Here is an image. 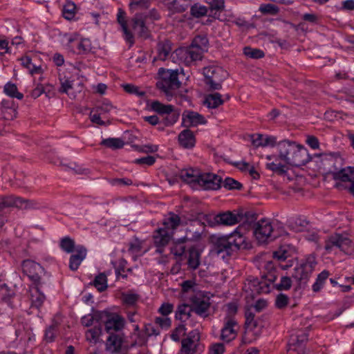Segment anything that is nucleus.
<instances>
[{"label": "nucleus", "instance_id": "c85d7f7f", "mask_svg": "<svg viewBox=\"0 0 354 354\" xmlns=\"http://www.w3.org/2000/svg\"><path fill=\"white\" fill-rule=\"evenodd\" d=\"M238 215L240 216L239 223H241V225L239 226H244V231L249 230L250 228H252V230H254V223H257L256 214L252 212H245L244 213L238 212Z\"/></svg>", "mask_w": 354, "mask_h": 354}, {"label": "nucleus", "instance_id": "7c9ffc66", "mask_svg": "<svg viewBox=\"0 0 354 354\" xmlns=\"http://www.w3.org/2000/svg\"><path fill=\"white\" fill-rule=\"evenodd\" d=\"M224 100L218 93L208 94L205 97L203 104L209 109H216L223 104Z\"/></svg>", "mask_w": 354, "mask_h": 354}, {"label": "nucleus", "instance_id": "473e14b6", "mask_svg": "<svg viewBox=\"0 0 354 354\" xmlns=\"http://www.w3.org/2000/svg\"><path fill=\"white\" fill-rule=\"evenodd\" d=\"M50 274L46 272V275L44 274L39 276L38 280H32L35 286V290L42 291L45 288L49 287L50 285Z\"/></svg>", "mask_w": 354, "mask_h": 354}, {"label": "nucleus", "instance_id": "e2e57ef3", "mask_svg": "<svg viewBox=\"0 0 354 354\" xmlns=\"http://www.w3.org/2000/svg\"><path fill=\"white\" fill-rule=\"evenodd\" d=\"M109 334V336L107 338V342L109 344L115 348L120 347L122 344L121 337L119 335L114 334V333Z\"/></svg>", "mask_w": 354, "mask_h": 354}, {"label": "nucleus", "instance_id": "9d476101", "mask_svg": "<svg viewBox=\"0 0 354 354\" xmlns=\"http://www.w3.org/2000/svg\"><path fill=\"white\" fill-rule=\"evenodd\" d=\"M222 178L213 173H201L198 176L197 189L204 190H217L221 188Z\"/></svg>", "mask_w": 354, "mask_h": 354}, {"label": "nucleus", "instance_id": "20e7f679", "mask_svg": "<svg viewBox=\"0 0 354 354\" xmlns=\"http://www.w3.org/2000/svg\"><path fill=\"white\" fill-rule=\"evenodd\" d=\"M284 232L283 228L273 224L268 218H261L254 225L253 233L260 243L271 241L281 236Z\"/></svg>", "mask_w": 354, "mask_h": 354}, {"label": "nucleus", "instance_id": "b1692460", "mask_svg": "<svg viewBox=\"0 0 354 354\" xmlns=\"http://www.w3.org/2000/svg\"><path fill=\"white\" fill-rule=\"evenodd\" d=\"M252 145L256 147H274L277 144V138L274 136L256 134L251 136Z\"/></svg>", "mask_w": 354, "mask_h": 354}, {"label": "nucleus", "instance_id": "13d9d810", "mask_svg": "<svg viewBox=\"0 0 354 354\" xmlns=\"http://www.w3.org/2000/svg\"><path fill=\"white\" fill-rule=\"evenodd\" d=\"M259 11L263 14H277L279 11L278 8L271 3L262 4L259 7Z\"/></svg>", "mask_w": 354, "mask_h": 354}, {"label": "nucleus", "instance_id": "ddd939ff", "mask_svg": "<svg viewBox=\"0 0 354 354\" xmlns=\"http://www.w3.org/2000/svg\"><path fill=\"white\" fill-rule=\"evenodd\" d=\"M23 272L32 280H38L39 276L44 274L46 275L44 268L38 263L30 260H24L21 264Z\"/></svg>", "mask_w": 354, "mask_h": 354}, {"label": "nucleus", "instance_id": "1a4fd4ad", "mask_svg": "<svg viewBox=\"0 0 354 354\" xmlns=\"http://www.w3.org/2000/svg\"><path fill=\"white\" fill-rule=\"evenodd\" d=\"M212 241L213 243V253L223 260H227L232 255L233 252H235L227 237H213Z\"/></svg>", "mask_w": 354, "mask_h": 354}, {"label": "nucleus", "instance_id": "f03ea898", "mask_svg": "<svg viewBox=\"0 0 354 354\" xmlns=\"http://www.w3.org/2000/svg\"><path fill=\"white\" fill-rule=\"evenodd\" d=\"M208 39L205 35L196 36L189 48H178V57L186 65L201 59L203 53L208 46Z\"/></svg>", "mask_w": 354, "mask_h": 354}, {"label": "nucleus", "instance_id": "603ef678", "mask_svg": "<svg viewBox=\"0 0 354 354\" xmlns=\"http://www.w3.org/2000/svg\"><path fill=\"white\" fill-rule=\"evenodd\" d=\"M289 303V297L283 293L279 294L275 299V306L279 309H283Z\"/></svg>", "mask_w": 354, "mask_h": 354}, {"label": "nucleus", "instance_id": "bf43d9fd", "mask_svg": "<svg viewBox=\"0 0 354 354\" xmlns=\"http://www.w3.org/2000/svg\"><path fill=\"white\" fill-rule=\"evenodd\" d=\"M61 86L59 89V93H67L68 91L73 87V81L69 79L59 78Z\"/></svg>", "mask_w": 354, "mask_h": 354}, {"label": "nucleus", "instance_id": "680f3d73", "mask_svg": "<svg viewBox=\"0 0 354 354\" xmlns=\"http://www.w3.org/2000/svg\"><path fill=\"white\" fill-rule=\"evenodd\" d=\"M156 158L152 156H147L140 158H137L134 160V162L138 165H145L151 166L154 164Z\"/></svg>", "mask_w": 354, "mask_h": 354}, {"label": "nucleus", "instance_id": "864d4df0", "mask_svg": "<svg viewBox=\"0 0 354 354\" xmlns=\"http://www.w3.org/2000/svg\"><path fill=\"white\" fill-rule=\"evenodd\" d=\"M124 90L130 93V94H134L138 97H143L145 95V92L143 91H140L139 88L136 86H134L131 84H126L123 86Z\"/></svg>", "mask_w": 354, "mask_h": 354}, {"label": "nucleus", "instance_id": "aec40b11", "mask_svg": "<svg viewBox=\"0 0 354 354\" xmlns=\"http://www.w3.org/2000/svg\"><path fill=\"white\" fill-rule=\"evenodd\" d=\"M74 252L75 253L71 254L69 259V268L72 271H76L78 269L87 254V250L82 245H77Z\"/></svg>", "mask_w": 354, "mask_h": 354}, {"label": "nucleus", "instance_id": "423d86ee", "mask_svg": "<svg viewBox=\"0 0 354 354\" xmlns=\"http://www.w3.org/2000/svg\"><path fill=\"white\" fill-rule=\"evenodd\" d=\"M204 83L208 91H218L225 79L226 72L221 68L208 66L203 68Z\"/></svg>", "mask_w": 354, "mask_h": 354}, {"label": "nucleus", "instance_id": "c756f323", "mask_svg": "<svg viewBox=\"0 0 354 354\" xmlns=\"http://www.w3.org/2000/svg\"><path fill=\"white\" fill-rule=\"evenodd\" d=\"M171 50V43L169 40L160 41L157 46V57H155L153 62L157 59L165 61L170 55Z\"/></svg>", "mask_w": 354, "mask_h": 354}, {"label": "nucleus", "instance_id": "09e8293b", "mask_svg": "<svg viewBox=\"0 0 354 354\" xmlns=\"http://www.w3.org/2000/svg\"><path fill=\"white\" fill-rule=\"evenodd\" d=\"M274 286L277 290H289L292 286V280L289 277H281L279 283H276Z\"/></svg>", "mask_w": 354, "mask_h": 354}, {"label": "nucleus", "instance_id": "dca6fc26", "mask_svg": "<svg viewBox=\"0 0 354 354\" xmlns=\"http://www.w3.org/2000/svg\"><path fill=\"white\" fill-rule=\"evenodd\" d=\"M209 299L203 296H197L192 299V308L198 315L207 317L209 315V310L210 308Z\"/></svg>", "mask_w": 354, "mask_h": 354}, {"label": "nucleus", "instance_id": "412c9836", "mask_svg": "<svg viewBox=\"0 0 354 354\" xmlns=\"http://www.w3.org/2000/svg\"><path fill=\"white\" fill-rule=\"evenodd\" d=\"M196 136L193 131L189 129L183 130L178 134V144L186 149H192L196 145Z\"/></svg>", "mask_w": 354, "mask_h": 354}, {"label": "nucleus", "instance_id": "e433bc0d", "mask_svg": "<svg viewBox=\"0 0 354 354\" xmlns=\"http://www.w3.org/2000/svg\"><path fill=\"white\" fill-rule=\"evenodd\" d=\"M101 145H104L112 149H118L124 147V142L121 138H109L106 139H104L102 141Z\"/></svg>", "mask_w": 354, "mask_h": 354}, {"label": "nucleus", "instance_id": "a19ab883", "mask_svg": "<svg viewBox=\"0 0 354 354\" xmlns=\"http://www.w3.org/2000/svg\"><path fill=\"white\" fill-rule=\"evenodd\" d=\"M189 77V71L185 72L183 68H181L180 72L178 71V97L180 96L183 97L184 95L183 93H187L188 91L187 88L182 87L180 84H185Z\"/></svg>", "mask_w": 354, "mask_h": 354}, {"label": "nucleus", "instance_id": "58836bf2", "mask_svg": "<svg viewBox=\"0 0 354 354\" xmlns=\"http://www.w3.org/2000/svg\"><path fill=\"white\" fill-rule=\"evenodd\" d=\"M59 246L66 253H72L75 251L77 245H75V241L72 239L69 236H65L61 239Z\"/></svg>", "mask_w": 354, "mask_h": 354}, {"label": "nucleus", "instance_id": "f704fd0d", "mask_svg": "<svg viewBox=\"0 0 354 354\" xmlns=\"http://www.w3.org/2000/svg\"><path fill=\"white\" fill-rule=\"evenodd\" d=\"M91 284L95 286L99 292H103L106 290L108 285L107 277L105 273L101 272L95 276Z\"/></svg>", "mask_w": 354, "mask_h": 354}, {"label": "nucleus", "instance_id": "a18cd8bd", "mask_svg": "<svg viewBox=\"0 0 354 354\" xmlns=\"http://www.w3.org/2000/svg\"><path fill=\"white\" fill-rule=\"evenodd\" d=\"M190 12L194 17L199 18L207 15V8L205 6L196 3L191 7Z\"/></svg>", "mask_w": 354, "mask_h": 354}, {"label": "nucleus", "instance_id": "4be33fe9", "mask_svg": "<svg viewBox=\"0 0 354 354\" xmlns=\"http://www.w3.org/2000/svg\"><path fill=\"white\" fill-rule=\"evenodd\" d=\"M243 227L244 226H239L234 232L227 236L235 251L241 247H245V237L244 234L246 231L243 230Z\"/></svg>", "mask_w": 354, "mask_h": 354}, {"label": "nucleus", "instance_id": "4468645a", "mask_svg": "<svg viewBox=\"0 0 354 354\" xmlns=\"http://www.w3.org/2000/svg\"><path fill=\"white\" fill-rule=\"evenodd\" d=\"M124 319L121 315L109 312L104 320L105 330L108 333L120 331L124 328Z\"/></svg>", "mask_w": 354, "mask_h": 354}, {"label": "nucleus", "instance_id": "6e6552de", "mask_svg": "<svg viewBox=\"0 0 354 354\" xmlns=\"http://www.w3.org/2000/svg\"><path fill=\"white\" fill-rule=\"evenodd\" d=\"M313 258H308L294 268L292 277L298 283V287L303 288L306 285L315 266Z\"/></svg>", "mask_w": 354, "mask_h": 354}, {"label": "nucleus", "instance_id": "37998d69", "mask_svg": "<svg viewBox=\"0 0 354 354\" xmlns=\"http://www.w3.org/2000/svg\"><path fill=\"white\" fill-rule=\"evenodd\" d=\"M329 276V272L327 270H324L321 273H319L317 276L316 281L313 285V290L315 292H319L325 282V281L328 279Z\"/></svg>", "mask_w": 354, "mask_h": 354}, {"label": "nucleus", "instance_id": "3c124183", "mask_svg": "<svg viewBox=\"0 0 354 354\" xmlns=\"http://www.w3.org/2000/svg\"><path fill=\"white\" fill-rule=\"evenodd\" d=\"M145 17L148 23H152L160 19V15L156 9L153 8L149 10L140 12Z\"/></svg>", "mask_w": 354, "mask_h": 354}, {"label": "nucleus", "instance_id": "ea45409f", "mask_svg": "<svg viewBox=\"0 0 354 354\" xmlns=\"http://www.w3.org/2000/svg\"><path fill=\"white\" fill-rule=\"evenodd\" d=\"M21 64L29 70L30 73L32 75L35 73H41L42 69L40 66H36L32 62V59L28 56L24 57L21 59Z\"/></svg>", "mask_w": 354, "mask_h": 354}, {"label": "nucleus", "instance_id": "4c0bfd02", "mask_svg": "<svg viewBox=\"0 0 354 354\" xmlns=\"http://www.w3.org/2000/svg\"><path fill=\"white\" fill-rule=\"evenodd\" d=\"M150 6L149 0H131L129 3V8L131 12L138 10H146Z\"/></svg>", "mask_w": 354, "mask_h": 354}, {"label": "nucleus", "instance_id": "49530a36", "mask_svg": "<svg viewBox=\"0 0 354 354\" xmlns=\"http://www.w3.org/2000/svg\"><path fill=\"white\" fill-rule=\"evenodd\" d=\"M140 296L136 293L122 294V301L127 306H134L138 301Z\"/></svg>", "mask_w": 354, "mask_h": 354}, {"label": "nucleus", "instance_id": "cd10ccee", "mask_svg": "<svg viewBox=\"0 0 354 354\" xmlns=\"http://www.w3.org/2000/svg\"><path fill=\"white\" fill-rule=\"evenodd\" d=\"M216 222H218L219 225H233L238 223L240 221V216L238 215V213H233L231 212H226L222 214H218L216 215Z\"/></svg>", "mask_w": 354, "mask_h": 354}, {"label": "nucleus", "instance_id": "a878e982", "mask_svg": "<svg viewBox=\"0 0 354 354\" xmlns=\"http://www.w3.org/2000/svg\"><path fill=\"white\" fill-rule=\"evenodd\" d=\"M6 203L8 207H16L20 209H31L35 207L33 201L13 196H7Z\"/></svg>", "mask_w": 354, "mask_h": 354}, {"label": "nucleus", "instance_id": "5fc2aeb1", "mask_svg": "<svg viewBox=\"0 0 354 354\" xmlns=\"http://www.w3.org/2000/svg\"><path fill=\"white\" fill-rule=\"evenodd\" d=\"M57 324H52L45 331V339L48 342H52L55 340L57 333Z\"/></svg>", "mask_w": 354, "mask_h": 354}, {"label": "nucleus", "instance_id": "bb28decb", "mask_svg": "<svg viewBox=\"0 0 354 354\" xmlns=\"http://www.w3.org/2000/svg\"><path fill=\"white\" fill-rule=\"evenodd\" d=\"M68 44H74L77 48V53L80 55L87 54L91 50V42L90 39L84 38L76 39L72 37L68 38Z\"/></svg>", "mask_w": 354, "mask_h": 354}, {"label": "nucleus", "instance_id": "0eeeda50", "mask_svg": "<svg viewBox=\"0 0 354 354\" xmlns=\"http://www.w3.org/2000/svg\"><path fill=\"white\" fill-rule=\"evenodd\" d=\"M186 328L184 325H178V335L182 334L181 354H194L197 344L200 340V334L197 330H193L185 334Z\"/></svg>", "mask_w": 354, "mask_h": 354}, {"label": "nucleus", "instance_id": "6ab92c4d", "mask_svg": "<svg viewBox=\"0 0 354 354\" xmlns=\"http://www.w3.org/2000/svg\"><path fill=\"white\" fill-rule=\"evenodd\" d=\"M117 21L122 28L124 39L129 44L130 47L132 46L134 44V37L128 28L126 12L122 8L118 10Z\"/></svg>", "mask_w": 354, "mask_h": 354}, {"label": "nucleus", "instance_id": "0e129e2a", "mask_svg": "<svg viewBox=\"0 0 354 354\" xmlns=\"http://www.w3.org/2000/svg\"><path fill=\"white\" fill-rule=\"evenodd\" d=\"M307 340L308 333L304 330H299L295 335V339H292V341L295 342V344L298 346Z\"/></svg>", "mask_w": 354, "mask_h": 354}, {"label": "nucleus", "instance_id": "c03bdc74", "mask_svg": "<svg viewBox=\"0 0 354 354\" xmlns=\"http://www.w3.org/2000/svg\"><path fill=\"white\" fill-rule=\"evenodd\" d=\"M243 53L246 57L252 59L262 58L265 55L263 50L258 48H252L250 46H246L243 48Z\"/></svg>", "mask_w": 354, "mask_h": 354}, {"label": "nucleus", "instance_id": "de8ad7c7", "mask_svg": "<svg viewBox=\"0 0 354 354\" xmlns=\"http://www.w3.org/2000/svg\"><path fill=\"white\" fill-rule=\"evenodd\" d=\"M223 187L227 189H241L242 185L232 178L227 177L223 182Z\"/></svg>", "mask_w": 354, "mask_h": 354}, {"label": "nucleus", "instance_id": "72a5a7b5", "mask_svg": "<svg viewBox=\"0 0 354 354\" xmlns=\"http://www.w3.org/2000/svg\"><path fill=\"white\" fill-rule=\"evenodd\" d=\"M75 9L76 6L71 0H65L62 9L63 17L68 20L73 19L75 15Z\"/></svg>", "mask_w": 354, "mask_h": 354}, {"label": "nucleus", "instance_id": "79ce46f5", "mask_svg": "<svg viewBox=\"0 0 354 354\" xmlns=\"http://www.w3.org/2000/svg\"><path fill=\"white\" fill-rule=\"evenodd\" d=\"M46 296L42 291L35 290V293L31 294V306L39 308L44 304Z\"/></svg>", "mask_w": 354, "mask_h": 354}, {"label": "nucleus", "instance_id": "a211bd4d", "mask_svg": "<svg viewBox=\"0 0 354 354\" xmlns=\"http://www.w3.org/2000/svg\"><path fill=\"white\" fill-rule=\"evenodd\" d=\"M351 243V240L339 234H335L330 236L326 241L325 244L326 250L330 252L333 248H337L340 250H344L346 246H348Z\"/></svg>", "mask_w": 354, "mask_h": 354}, {"label": "nucleus", "instance_id": "c9c22d12", "mask_svg": "<svg viewBox=\"0 0 354 354\" xmlns=\"http://www.w3.org/2000/svg\"><path fill=\"white\" fill-rule=\"evenodd\" d=\"M3 92L9 97L12 98H17L21 100L24 97V95L18 91L17 85L14 83L8 82L6 83L3 88Z\"/></svg>", "mask_w": 354, "mask_h": 354}, {"label": "nucleus", "instance_id": "7ed1b4c3", "mask_svg": "<svg viewBox=\"0 0 354 354\" xmlns=\"http://www.w3.org/2000/svg\"><path fill=\"white\" fill-rule=\"evenodd\" d=\"M171 214L170 217L164 219L162 226L156 229L153 234V243L159 253H162V248L171 241L177 227V215Z\"/></svg>", "mask_w": 354, "mask_h": 354}, {"label": "nucleus", "instance_id": "f257e3e1", "mask_svg": "<svg viewBox=\"0 0 354 354\" xmlns=\"http://www.w3.org/2000/svg\"><path fill=\"white\" fill-rule=\"evenodd\" d=\"M279 158L266 164V167L279 174L287 171V165L301 167L307 164L310 160L307 149L297 145L295 142L284 140L277 144Z\"/></svg>", "mask_w": 354, "mask_h": 354}, {"label": "nucleus", "instance_id": "774afa93", "mask_svg": "<svg viewBox=\"0 0 354 354\" xmlns=\"http://www.w3.org/2000/svg\"><path fill=\"white\" fill-rule=\"evenodd\" d=\"M207 3L213 10H222L225 7L224 0H207Z\"/></svg>", "mask_w": 354, "mask_h": 354}, {"label": "nucleus", "instance_id": "4d7b16f0", "mask_svg": "<svg viewBox=\"0 0 354 354\" xmlns=\"http://www.w3.org/2000/svg\"><path fill=\"white\" fill-rule=\"evenodd\" d=\"M192 311H193L192 306L186 304L178 306V315L180 319H188Z\"/></svg>", "mask_w": 354, "mask_h": 354}, {"label": "nucleus", "instance_id": "338daca9", "mask_svg": "<svg viewBox=\"0 0 354 354\" xmlns=\"http://www.w3.org/2000/svg\"><path fill=\"white\" fill-rule=\"evenodd\" d=\"M272 257L274 259L279 261H283L288 258V254L286 250L280 248L279 250L273 252Z\"/></svg>", "mask_w": 354, "mask_h": 354}, {"label": "nucleus", "instance_id": "f3484780", "mask_svg": "<svg viewBox=\"0 0 354 354\" xmlns=\"http://www.w3.org/2000/svg\"><path fill=\"white\" fill-rule=\"evenodd\" d=\"M205 123L206 120L204 117L196 112L186 111L182 115L181 124L186 129Z\"/></svg>", "mask_w": 354, "mask_h": 354}, {"label": "nucleus", "instance_id": "69168bd1", "mask_svg": "<svg viewBox=\"0 0 354 354\" xmlns=\"http://www.w3.org/2000/svg\"><path fill=\"white\" fill-rule=\"evenodd\" d=\"M155 323L161 328H168L171 326V319L167 317H158L155 318Z\"/></svg>", "mask_w": 354, "mask_h": 354}, {"label": "nucleus", "instance_id": "9b49d317", "mask_svg": "<svg viewBox=\"0 0 354 354\" xmlns=\"http://www.w3.org/2000/svg\"><path fill=\"white\" fill-rule=\"evenodd\" d=\"M183 255L178 253V259H184L185 264L187 266L188 270H195L201 264V251L196 247H190L187 252L185 251V248H182Z\"/></svg>", "mask_w": 354, "mask_h": 354}, {"label": "nucleus", "instance_id": "2f4dec72", "mask_svg": "<svg viewBox=\"0 0 354 354\" xmlns=\"http://www.w3.org/2000/svg\"><path fill=\"white\" fill-rule=\"evenodd\" d=\"M151 109L160 115H169L174 110V106L171 104H163L158 100L152 101L150 104Z\"/></svg>", "mask_w": 354, "mask_h": 354}, {"label": "nucleus", "instance_id": "5701e85b", "mask_svg": "<svg viewBox=\"0 0 354 354\" xmlns=\"http://www.w3.org/2000/svg\"><path fill=\"white\" fill-rule=\"evenodd\" d=\"M200 171L194 170L192 168L182 169L178 174V176L185 183L189 184L194 189H197V183Z\"/></svg>", "mask_w": 354, "mask_h": 354}, {"label": "nucleus", "instance_id": "393cba45", "mask_svg": "<svg viewBox=\"0 0 354 354\" xmlns=\"http://www.w3.org/2000/svg\"><path fill=\"white\" fill-rule=\"evenodd\" d=\"M328 171L332 174L335 180H339L342 182H353L354 180V167H348L337 171H332L329 168Z\"/></svg>", "mask_w": 354, "mask_h": 354}, {"label": "nucleus", "instance_id": "8fccbe9b", "mask_svg": "<svg viewBox=\"0 0 354 354\" xmlns=\"http://www.w3.org/2000/svg\"><path fill=\"white\" fill-rule=\"evenodd\" d=\"M102 333V328L101 326H94L93 328L88 330L86 332V339L94 342H96L98 337L100 336Z\"/></svg>", "mask_w": 354, "mask_h": 354}, {"label": "nucleus", "instance_id": "f8f14e48", "mask_svg": "<svg viewBox=\"0 0 354 354\" xmlns=\"http://www.w3.org/2000/svg\"><path fill=\"white\" fill-rule=\"evenodd\" d=\"M239 326L234 317H225L221 337L227 342L234 339L237 335Z\"/></svg>", "mask_w": 354, "mask_h": 354}, {"label": "nucleus", "instance_id": "2eb2a0df", "mask_svg": "<svg viewBox=\"0 0 354 354\" xmlns=\"http://www.w3.org/2000/svg\"><path fill=\"white\" fill-rule=\"evenodd\" d=\"M149 24L145 17L140 12H136L131 19L132 28L136 31L138 35L142 38L147 39L149 37V31L147 26Z\"/></svg>", "mask_w": 354, "mask_h": 354}, {"label": "nucleus", "instance_id": "052dcab7", "mask_svg": "<svg viewBox=\"0 0 354 354\" xmlns=\"http://www.w3.org/2000/svg\"><path fill=\"white\" fill-rule=\"evenodd\" d=\"M109 183L113 186L122 187L126 185H131L132 184V180L127 178H112L109 180Z\"/></svg>", "mask_w": 354, "mask_h": 354}, {"label": "nucleus", "instance_id": "6e6d98bb", "mask_svg": "<svg viewBox=\"0 0 354 354\" xmlns=\"http://www.w3.org/2000/svg\"><path fill=\"white\" fill-rule=\"evenodd\" d=\"M196 283L194 280H187L181 284V292L183 295L192 293L194 290Z\"/></svg>", "mask_w": 354, "mask_h": 354}, {"label": "nucleus", "instance_id": "39448f33", "mask_svg": "<svg viewBox=\"0 0 354 354\" xmlns=\"http://www.w3.org/2000/svg\"><path fill=\"white\" fill-rule=\"evenodd\" d=\"M156 79V88L165 94L168 101H171L177 88V69L160 68Z\"/></svg>", "mask_w": 354, "mask_h": 354}]
</instances>
